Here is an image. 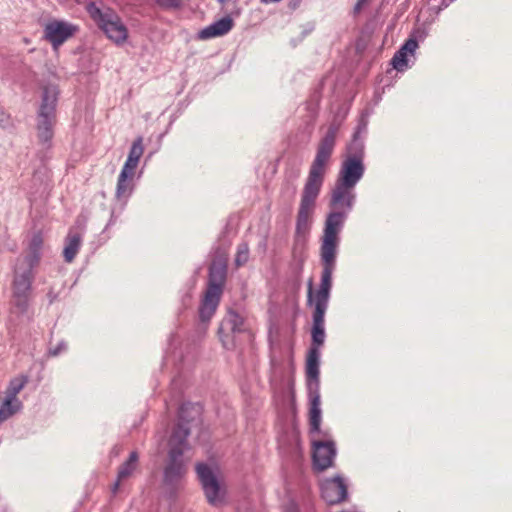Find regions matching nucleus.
<instances>
[{"instance_id":"1","label":"nucleus","mask_w":512,"mask_h":512,"mask_svg":"<svg viewBox=\"0 0 512 512\" xmlns=\"http://www.w3.org/2000/svg\"><path fill=\"white\" fill-rule=\"evenodd\" d=\"M365 152L362 148L345 147L334 186L330 192L329 207L323 235L320 239V252L338 254L340 234L349 213L356 203V186L365 174Z\"/></svg>"},{"instance_id":"2","label":"nucleus","mask_w":512,"mask_h":512,"mask_svg":"<svg viewBox=\"0 0 512 512\" xmlns=\"http://www.w3.org/2000/svg\"><path fill=\"white\" fill-rule=\"evenodd\" d=\"M340 122L333 121L321 137L314 160L311 163L308 177L305 181L297 213L296 230L298 233L309 229L310 220L315 210L316 200L324 182L326 168L332 157Z\"/></svg>"},{"instance_id":"3","label":"nucleus","mask_w":512,"mask_h":512,"mask_svg":"<svg viewBox=\"0 0 512 512\" xmlns=\"http://www.w3.org/2000/svg\"><path fill=\"white\" fill-rule=\"evenodd\" d=\"M201 407L195 403H183L179 408V422L169 441L168 462L164 468V482L175 486L186 473L184 453L190 449L187 441L193 426L200 424Z\"/></svg>"},{"instance_id":"4","label":"nucleus","mask_w":512,"mask_h":512,"mask_svg":"<svg viewBox=\"0 0 512 512\" xmlns=\"http://www.w3.org/2000/svg\"><path fill=\"white\" fill-rule=\"evenodd\" d=\"M42 246V235L35 233L29 242L26 255L17 259L14 268L11 313L17 317H25L28 321L32 319L29 304L35 276L33 270L40 262Z\"/></svg>"},{"instance_id":"5","label":"nucleus","mask_w":512,"mask_h":512,"mask_svg":"<svg viewBox=\"0 0 512 512\" xmlns=\"http://www.w3.org/2000/svg\"><path fill=\"white\" fill-rule=\"evenodd\" d=\"M320 261L322 266L321 280L318 290L313 296L312 281L308 287V302L314 303V311L312 315V342L309 349L320 351L321 346L325 342V313L328 308L330 292L332 288L333 273L337 265L338 254L320 252Z\"/></svg>"},{"instance_id":"6","label":"nucleus","mask_w":512,"mask_h":512,"mask_svg":"<svg viewBox=\"0 0 512 512\" xmlns=\"http://www.w3.org/2000/svg\"><path fill=\"white\" fill-rule=\"evenodd\" d=\"M87 11L109 40L121 46L128 39V29L120 16L111 8H100L95 3L87 5Z\"/></svg>"},{"instance_id":"7","label":"nucleus","mask_w":512,"mask_h":512,"mask_svg":"<svg viewBox=\"0 0 512 512\" xmlns=\"http://www.w3.org/2000/svg\"><path fill=\"white\" fill-rule=\"evenodd\" d=\"M57 98H42L37 116V137L43 145H50L56 123Z\"/></svg>"},{"instance_id":"8","label":"nucleus","mask_w":512,"mask_h":512,"mask_svg":"<svg viewBox=\"0 0 512 512\" xmlns=\"http://www.w3.org/2000/svg\"><path fill=\"white\" fill-rule=\"evenodd\" d=\"M196 473L209 504L220 506L225 500V489L217 480L212 469L205 463L196 465Z\"/></svg>"},{"instance_id":"9","label":"nucleus","mask_w":512,"mask_h":512,"mask_svg":"<svg viewBox=\"0 0 512 512\" xmlns=\"http://www.w3.org/2000/svg\"><path fill=\"white\" fill-rule=\"evenodd\" d=\"M76 30L77 27L68 22L52 20L45 25L44 36L56 50L66 40L72 37Z\"/></svg>"},{"instance_id":"10","label":"nucleus","mask_w":512,"mask_h":512,"mask_svg":"<svg viewBox=\"0 0 512 512\" xmlns=\"http://www.w3.org/2000/svg\"><path fill=\"white\" fill-rule=\"evenodd\" d=\"M418 46L416 38L413 35L410 36L392 57V67L398 72H404L411 68L416 61Z\"/></svg>"},{"instance_id":"11","label":"nucleus","mask_w":512,"mask_h":512,"mask_svg":"<svg viewBox=\"0 0 512 512\" xmlns=\"http://www.w3.org/2000/svg\"><path fill=\"white\" fill-rule=\"evenodd\" d=\"M313 462L315 468L323 471L333 464L336 456V446L333 441H321L312 439Z\"/></svg>"},{"instance_id":"12","label":"nucleus","mask_w":512,"mask_h":512,"mask_svg":"<svg viewBox=\"0 0 512 512\" xmlns=\"http://www.w3.org/2000/svg\"><path fill=\"white\" fill-rule=\"evenodd\" d=\"M347 485L344 479L337 475L321 483L322 498L330 505L338 504L347 498Z\"/></svg>"},{"instance_id":"13","label":"nucleus","mask_w":512,"mask_h":512,"mask_svg":"<svg viewBox=\"0 0 512 512\" xmlns=\"http://www.w3.org/2000/svg\"><path fill=\"white\" fill-rule=\"evenodd\" d=\"M320 356V351L308 350L305 365L307 391L320 390Z\"/></svg>"},{"instance_id":"14","label":"nucleus","mask_w":512,"mask_h":512,"mask_svg":"<svg viewBox=\"0 0 512 512\" xmlns=\"http://www.w3.org/2000/svg\"><path fill=\"white\" fill-rule=\"evenodd\" d=\"M222 294L212 290H205L204 296L199 307V318L204 324L208 323L214 316L221 299Z\"/></svg>"},{"instance_id":"15","label":"nucleus","mask_w":512,"mask_h":512,"mask_svg":"<svg viewBox=\"0 0 512 512\" xmlns=\"http://www.w3.org/2000/svg\"><path fill=\"white\" fill-rule=\"evenodd\" d=\"M308 399H309V424H310V433L320 434L321 433V421H322V411H321V395L320 390L315 391H307Z\"/></svg>"},{"instance_id":"16","label":"nucleus","mask_w":512,"mask_h":512,"mask_svg":"<svg viewBox=\"0 0 512 512\" xmlns=\"http://www.w3.org/2000/svg\"><path fill=\"white\" fill-rule=\"evenodd\" d=\"M373 113V108L366 107L364 108L359 116L358 123L356 129L353 133L351 141L346 145V147H358L362 148V152H365V138L368 130V122L369 117Z\"/></svg>"},{"instance_id":"17","label":"nucleus","mask_w":512,"mask_h":512,"mask_svg":"<svg viewBox=\"0 0 512 512\" xmlns=\"http://www.w3.org/2000/svg\"><path fill=\"white\" fill-rule=\"evenodd\" d=\"M233 28V20L230 17H223L203 28L198 37L202 40L211 39L227 34Z\"/></svg>"},{"instance_id":"18","label":"nucleus","mask_w":512,"mask_h":512,"mask_svg":"<svg viewBox=\"0 0 512 512\" xmlns=\"http://www.w3.org/2000/svg\"><path fill=\"white\" fill-rule=\"evenodd\" d=\"M227 268L223 263L213 262L209 269V279L207 290L215 289L218 293H223V287L226 280Z\"/></svg>"},{"instance_id":"19","label":"nucleus","mask_w":512,"mask_h":512,"mask_svg":"<svg viewBox=\"0 0 512 512\" xmlns=\"http://www.w3.org/2000/svg\"><path fill=\"white\" fill-rule=\"evenodd\" d=\"M81 244V234L74 232L73 230H70L65 239V246L63 249V256L67 263H71L75 259L77 253L79 252Z\"/></svg>"},{"instance_id":"20","label":"nucleus","mask_w":512,"mask_h":512,"mask_svg":"<svg viewBox=\"0 0 512 512\" xmlns=\"http://www.w3.org/2000/svg\"><path fill=\"white\" fill-rule=\"evenodd\" d=\"M134 176H127L119 174L116 186L115 196L118 201H121L123 205L126 204L129 197L132 195L134 190Z\"/></svg>"},{"instance_id":"21","label":"nucleus","mask_w":512,"mask_h":512,"mask_svg":"<svg viewBox=\"0 0 512 512\" xmlns=\"http://www.w3.org/2000/svg\"><path fill=\"white\" fill-rule=\"evenodd\" d=\"M23 404L19 398L4 396L0 403V424L21 411Z\"/></svg>"},{"instance_id":"22","label":"nucleus","mask_w":512,"mask_h":512,"mask_svg":"<svg viewBox=\"0 0 512 512\" xmlns=\"http://www.w3.org/2000/svg\"><path fill=\"white\" fill-rule=\"evenodd\" d=\"M166 360H170L173 362H181L184 361L185 355H184V349H183V343L180 340L179 335L172 334L169 343H168V349L166 351Z\"/></svg>"},{"instance_id":"23","label":"nucleus","mask_w":512,"mask_h":512,"mask_svg":"<svg viewBox=\"0 0 512 512\" xmlns=\"http://www.w3.org/2000/svg\"><path fill=\"white\" fill-rule=\"evenodd\" d=\"M137 462L138 454L136 452H131L128 460L124 462L119 468L117 481L115 482L112 488L113 493H116V491L118 490L120 481L129 477L133 473V471L137 467Z\"/></svg>"},{"instance_id":"24","label":"nucleus","mask_w":512,"mask_h":512,"mask_svg":"<svg viewBox=\"0 0 512 512\" xmlns=\"http://www.w3.org/2000/svg\"><path fill=\"white\" fill-rule=\"evenodd\" d=\"M28 382L29 377L24 374L12 378L5 390V395L11 398H18V394L24 389Z\"/></svg>"},{"instance_id":"25","label":"nucleus","mask_w":512,"mask_h":512,"mask_svg":"<svg viewBox=\"0 0 512 512\" xmlns=\"http://www.w3.org/2000/svg\"><path fill=\"white\" fill-rule=\"evenodd\" d=\"M245 319L239 313L230 310L223 320V325L227 326L232 332H242L244 327Z\"/></svg>"},{"instance_id":"26","label":"nucleus","mask_w":512,"mask_h":512,"mask_svg":"<svg viewBox=\"0 0 512 512\" xmlns=\"http://www.w3.org/2000/svg\"><path fill=\"white\" fill-rule=\"evenodd\" d=\"M250 257L249 246L246 242H242L237 246V251L235 255V265L237 267L244 266Z\"/></svg>"},{"instance_id":"27","label":"nucleus","mask_w":512,"mask_h":512,"mask_svg":"<svg viewBox=\"0 0 512 512\" xmlns=\"http://www.w3.org/2000/svg\"><path fill=\"white\" fill-rule=\"evenodd\" d=\"M143 153H144L143 138L141 136H139L133 141L127 157L139 162Z\"/></svg>"},{"instance_id":"28","label":"nucleus","mask_w":512,"mask_h":512,"mask_svg":"<svg viewBox=\"0 0 512 512\" xmlns=\"http://www.w3.org/2000/svg\"><path fill=\"white\" fill-rule=\"evenodd\" d=\"M138 165H139L138 161H135V160L127 157L120 173L127 175V176H135L136 169H137Z\"/></svg>"},{"instance_id":"29","label":"nucleus","mask_w":512,"mask_h":512,"mask_svg":"<svg viewBox=\"0 0 512 512\" xmlns=\"http://www.w3.org/2000/svg\"><path fill=\"white\" fill-rule=\"evenodd\" d=\"M66 350H67L66 342L60 341L55 347H50L48 353L50 356L55 357V356L60 355L62 352L66 351Z\"/></svg>"},{"instance_id":"30","label":"nucleus","mask_w":512,"mask_h":512,"mask_svg":"<svg viewBox=\"0 0 512 512\" xmlns=\"http://www.w3.org/2000/svg\"><path fill=\"white\" fill-rule=\"evenodd\" d=\"M0 126L8 128L10 126V117L0 108Z\"/></svg>"},{"instance_id":"31","label":"nucleus","mask_w":512,"mask_h":512,"mask_svg":"<svg viewBox=\"0 0 512 512\" xmlns=\"http://www.w3.org/2000/svg\"><path fill=\"white\" fill-rule=\"evenodd\" d=\"M185 0H160V3L166 7H179Z\"/></svg>"},{"instance_id":"32","label":"nucleus","mask_w":512,"mask_h":512,"mask_svg":"<svg viewBox=\"0 0 512 512\" xmlns=\"http://www.w3.org/2000/svg\"><path fill=\"white\" fill-rule=\"evenodd\" d=\"M369 2L370 0H358L353 9L354 14H359Z\"/></svg>"},{"instance_id":"33","label":"nucleus","mask_w":512,"mask_h":512,"mask_svg":"<svg viewBox=\"0 0 512 512\" xmlns=\"http://www.w3.org/2000/svg\"><path fill=\"white\" fill-rule=\"evenodd\" d=\"M47 297H48V299H49V302H50V303H53V302L56 300V298H57V294H56V293H54L52 290H50V291L47 293Z\"/></svg>"},{"instance_id":"34","label":"nucleus","mask_w":512,"mask_h":512,"mask_svg":"<svg viewBox=\"0 0 512 512\" xmlns=\"http://www.w3.org/2000/svg\"><path fill=\"white\" fill-rule=\"evenodd\" d=\"M114 222H115V219H114V213L112 212V214H111V218H110V220H109V222H108V224H107V226H106V229H107L109 226L113 225V224H114Z\"/></svg>"},{"instance_id":"35","label":"nucleus","mask_w":512,"mask_h":512,"mask_svg":"<svg viewBox=\"0 0 512 512\" xmlns=\"http://www.w3.org/2000/svg\"><path fill=\"white\" fill-rule=\"evenodd\" d=\"M263 3H274V2H279L280 0H261Z\"/></svg>"},{"instance_id":"36","label":"nucleus","mask_w":512,"mask_h":512,"mask_svg":"<svg viewBox=\"0 0 512 512\" xmlns=\"http://www.w3.org/2000/svg\"><path fill=\"white\" fill-rule=\"evenodd\" d=\"M189 299H190V295L187 294L183 301L185 302L186 300H189Z\"/></svg>"},{"instance_id":"37","label":"nucleus","mask_w":512,"mask_h":512,"mask_svg":"<svg viewBox=\"0 0 512 512\" xmlns=\"http://www.w3.org/2000/svg\"><path fill=\"white\" fill-rule=\"evenodd\" d=\"M342 512H357V511H354V510H346V511H342Z\"/></svg>"}]
</instances>
